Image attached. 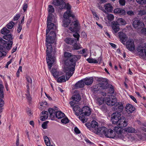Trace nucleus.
I'll return each mask as SVG.
<instances>
[{
  "instance_id": "nucleus-36",
  "label": "nucleus",
  "mask_w": 146,
  "mask_h": 146,
  "mask_svg": "<svg viewBox=\"0 0 146 146\" xmlns=\"http://www.w3.org/2000/svg\"><path fill=\"white\" fill-rule=\"evenodd\" d=\"M66 81L64 75H62L59 77L57 79V82L59 83L65 82Z\"/></svg>"
},
{
  "instance_id": "nucleus-22",
  "label": "nucleus",
  "mask_w": 146,
  "mask_h": 146,
  "mask_svg": "<svg viewBox=\"0 0 146 146\" xmlns=\"http://www.w3.org/2000/svg\"><path fill=\"white\" fill-rule=\"evenodd\" d=\"M105 136L107 137L113 138L115 137V135L113 133V130L108 129V131H106Z\"/></svg>"
},
{
  "instance_id": "nucleus-62",
  "label": "nucleus",
  "mask_w": 146,
  "mask_h": 146,
  "mask_svg": "<svg viewBox=\"0 0 146 146\" xmlns=\"http://www.w3.org/2000/svg\"><path fill=\"white\" fill-rule=\"evenodd\" d=\"M127 13L129 15H132L134 14V13L133 11H129L127 12Z\"/></svg>"
},
{
  "instance_id": "nucleus-8",
  "label": "nucleus",
  "mask_w": 146,
  "mask_h": 146,
  "mask_svg": "<svg viewBox=\"0 0 146 146\" xmlns=\"http://www.w3.org/2000/svg\"><path fill=\"white\" fill-rule=\"evenodd\" d=\"M74 37L76 38L77 39H72L71 38L68 37L66 38L65 40V42L68 44H73L74 42H77V40L78 41L80 37V35L77 33H76L73 35Z\"/></svg>"
},
{
  "instance_id": "nucleus-19",
  "label": "nucleus",
  "mask_w": 146,
  "mask_h": 146,
  "mask_svg": "<svg viewBox=\"0 0 146 146\" xmlns=\"http://www.w3.org/2000/svg\"><path fill=\"white\" fill-rule=\"evenodd\" d=\"M48 111L44 110L41 112L40 117V119L41 120L44 121L48 118V112H49V110H48Z\"/></svg>"
},
{
  "instance_id": "nucleus-4",
  "label": "nucleus",
  "mask_w": 146,
  "mask_h": 146,
  "mask_svg": "<svg viewBox=\"0 0 146 146\" xmlns=\"http://www.w3.org/2000/svg\"><path fill=\"white\" fill-rule=\"evenodd\" d=\"M116 124L118 126L115 127L113 130L116 133L117 136L119 138L125 141V135L123 132V129L121 127H125L127 125V121L126 119L123 117H120L119 120Z\"/></svg>"
},
{
  "instance_id": "nucleus-58",
  "label": "nucleus",
  "mask_w": 146,
  "mask_h": 146,
  "mask_svg": "<svg viewBox=\"0 0 146 146\" xmlns=\"http://www.w3.org/2000/svg\"><path fill=\"white\" fill-rule=\"evenodd\" d=\"M71 107L72 108L75 105V103L73 101H71L69 103Z\"/></svg>"
},
{
  "instance_id": "nucleus-57",
  "label": "nucleus",
  "mask_w": 146,
  "mask_h": 146,
  "mask_svg": "<svg viewBox=\"0 0 146 146\" xmlns=\"http://www.w3.org/2000/svg\"><path fill=\"white\" fill-rule=\"evenodd\" d=\"M110 90H111V91H110V93L111 94H113L114 92V91L113 88V87L111 85V86H110Z\"/></svg>"
},
{
  "instance_id": "nucleus-3",
  "label": "nucleus",
  "mask_w": 146,
  "mask_h": 146,
  "mask_svg": "<svg viewBox=\"0 0 146 146\" xmlns=\"http://www.w3.org/2000/svg\"><path fill=\"white\" fill-rule=\"evenodd\" d=\"M78 59V57L75 55H72L70 53L65 52L63 58V63L64 65L63 68L66 74V79L68 80L74 73L75 70L76 62Z\"/></svg>"
},
{
  "instance_id": "nucleus-43",
  "label": "nucleus",
  "mask_w": 146,
  "mask_h": 146,
  "mask_svg": "<svg viewBox=\"0 0 146 146\" xmlns=\"http://www.w3.org/2000/svg\"><path fill=\"white\" fill-rule=\"evenodd\" d=\"M3 86L2 84H0V98L3 97Z\"/></svg>"
},
{
  "instance_id": "nucleus-44",
  "label": "nucleus",
  "mask_w": 146,
  "mask_h": 146,
  "mask_svg": "<svg viewBox=\"0 0 146 146\" xmlns=\"http://www.w3.org/2000/svg\"><path fill=\"white\" fill-rule=\"evenodd\" d=\"M40 106L43 107H48L49 106V105L48 104L47 102L44 101L40 103Z\"/></svg>"
},
{
  "instance_id": "nucleus-38",
  "label": "nucleus",
  "mask_w": 146,
  "mask_h": 146,
  "mask_svg": "<svg viewBox=\"0 0 146 146\" xmlns=\"http://www.w3.org/2000/svg\"><path fill=\"white\" fill-rule=\"evenodd\" d=\"M14 25V23L11 21L7 25L6 27L8 29H11L13 28Z\"/></svg>"
},
{
  "instance_id": "nucleus-27",
  "label": "nucleus",
  "mask_w": 146,
  "mask_h": 146,
  "mask_svg": "<svg viewBox=\"0 0 146 146\" xmlns=\"http://www.w3.org/2000/svg\"><path fill=\"white\" fill-rule=\"evenodd\" d=\"M84 82L83 80L78 81L76 84L75 86L76 88H82L84 86Z\"/></svg>"
},
{
  "instance_id": "nucleus-28",
  "label": "nucleus",
  "mask_w": 146,
  "mask_h": 146,
  "mask_svg": "<svg viewBox=\"0 0 146 146\" xmlns=\"http://www.w3.org/2000/svg\"><path fill=\"white\" fill-rule=\"evenodd\" d=\"M118 24L121 25H125L126 24V23L124 19L122 18L118 19L116 21Z\"/></svg>"
},
{
  "instance_id": "nucleus-2",
  "label": "nucleus",
  "mask_w": 146,
  "mask_h": 146,
  "mask_svg": "<svg viewBox=\"0 0 146 146\" xmlns=\"http://www.w3.org/2000/svg\"><path fill=\"white\" fill-rule=\"evenodd\" d=\"M53 4L56 6H58L60 9L65 8L67 9L63 15L64 19L63 21V26L64 27H67L71 23L70 25L69 29L72 32H77L79 30V24L77 21L73 22L72 19H74V16L72 13L71 9V6L69 3L66 4L64 0H54Z\"/></svg>"
},
{
  "instance_id": "nucleus-21",
  "label": "nucleus",
  "mask_w": 146,
  "mask_h": 146,
  "mask_svg": "<svg viewBox=\"0 0 146 146\" xmlns=\"http://www.w3.org/2000/svg\"><path fill=\"white\" fill-rule=\"evenodd\" d=\"M114 13L115 14L121 15H124L126 13V12L125 10L120 8L115 9L114 10Z\"/></svg>"
},
{
  "instance_id": "nucleus-59",
  "label": "nucleus",
  "mask_w": 146,
  "mask_h": 146,
  "mask_svg": "<svg viewBox=\"0 0 146 146\" xmlns=\"http://www.w3.org/2000/svg\"><path fill=\"white\" fill-rule=\"evenodd\" d=\"M22 27L20 25H19L17 27V31L18 33H19L21 31Z\"/></svg>"
},
{
  "instance_id": "nucleus-49",
  "label": "nucleus",
  "mask_w": 146,
  "mask_h": 146,
  "mask_svg": "<svg viewBox=\"0 0 146 146\" xmlns=\"http://www.w3.org/2000/svg\"><path fill=\"white\" fill-rule=\"evenodd\" d=\"M136 1L139 4L143 5L146 4V0H136Z\"/></svg>"
},
{
  "instance_id": "nucleus-20",
  "label": "nucleus",
  "mask_w": 146,
  "mask_h": 146,
  "mask_svg": "<svg viewBox=\"0 0 146 146\" xmlns=\"http://www.w3.org/2000/svg\"><path fill=\"white\" fill-rule=\"evenodd\" d=\"M101 82L100 84V86L103 89H106L107 88L108 84L106 80L103 78L101 80Z\"/></svg>"
},
{
  "instance_id": "nucleus-12",
  "label": "nucleus",
  "mask_w": 146,
  "mask_h": 146,
  "mask_svg": "<svg viewBox=\"0 0 146 146\" xmlns=\"http://www.w3.org/2000/svg\"><path fill=\"white\" fill-rule=\"evenodd\" d=\"M91 113L90 110H84V112L78 117L79 119L83 123L86 122L87 119L86 118V116H89Z\"/></svg>"
},
{
  "instance_id": "nucleus-6",
  "label": "nucleus",
  "mask_w": 146,
  "mask_h": 146,
  "mask_svg": "<svg viewBox=\"0 0 146 146\" xmlns=\"http://www.w3.org/2000/svg\"><path fill=\"white\" fill-rule=\"evenodd\" d=\"M0 43L3 45V47L0 44V50H3V48L9 50L11 48L13 42L12 41L7 42L0 37Z\"/></svg>"
},
{
  "instance_id": "nucleus-10",
  "label": "nucleus",
  "mask_w": 146,
  "mask_h": 146,
  "mask_svg": "<svg viewBox=\"0 0 146 146\" xmlns=\"http://www.w3.org/2000/svg\"><path fill=\"white\" fill-rule=\"evenodd\" d=\"M127 48L130 51H133L135 49V46L133 40L129 39L126 43Z\"/></svg>"
},
{
  "instance_id": "nucleus-47",
  "label": "nucleus",
  "mask_w": 146,
  "mask_h": 146,
  "mask_svg": "<svg viewBox=\"0 0 146 146\" xmlns=\"http://www.w3.org/2000/svg\"><path fill=\"white\" fill-rule=\"evenodd\" d=\"M115 105L117 107L118 110H123V105L121 103L116 102Z\"/></svg>"
},
{
  "instance_id": "nucleus-5",
  "label": "nucleus",
  "mask_w": 146,
  "mask_h": 146,
  "mask_svg": "<svg viewBox=\"0 0 146 146\" xmlns=\"http://www.w3.org/2000/svg\"><path fill=\"white\" fill-rule=\"evenodd\" d=\"M138 54L140 57L144 60H146V43L139 44L137 47Z\"/></svg>"
},
{
  "instance_id": "nucleus-42",
  "label": "nucleus",
  "mask_w": 146,
  "mask_h": 146,
  "mask_svg": "<svg viewBox=\"0 0 146 146\" xmlns=\"http://www.w3.org/2000/svg\"><path fill=\"white\" fill-rule=\"evenodd\" d=\"M77 42H74L73 44V48L75 50H78L81 48V46L80 44H78Z\"/></svg>"
},
{
  "instance_id": "nucleus-54",
  "label": "nucleus",
  "mask_w": 146,
  "mask_h": 146,
  "mask_svg": "<svg viewBox=\"0 0 146 146\" xmlns=\"http://www.w3.org/2000/svg\"><path fill=\"white\" fill-rule=\"evenodd\" d=\"M73 110H81V108L78 105H75L73 108Z\"/></svg>"
},
{
  "instance_id": "nucleus-25",
  "label": "nucleus",
  "mask_w": 146,
  "mask_h": 146,
  "mask_svg": "<svg viewBox=\"0 0 146 146\" xmlns=\"http://www.w3.org/2000/svg\"><path fill=\"white\" fill-rule=\"evenodd\" d=\"M72 98L74 101L78 102L80 100L81 98L80 94H77L73 95L72 96Z\"/></svg>"
},
{
  "instance_id": "nucleus-46",
  "label": "nucleus",
  "mask_w": 146,
  "mask_h": 146,
  "mask_svg": "<svg viewBox=\"0 0 146 146\" xmlns=\"http://www.w3.org/2000/svg\"><path fill=\"white\" fill-rule=\"evenodd\" d=\"M126 110H130L132 109H134V107L131 104H127L125 106Z\"/></svg>"
},
{
  "instance_id": "nucleus-63",
  "label": "nucleus",
  "mask_w": 146,
  "mask_h": 146,
  "mask_svg": "<svg viewBox=\"0 0 146 146\" xmlns=\"http://www.w3.org/2000/svg\"><path fill=\"white\" fill-rule=\"evenodd\" d=\"M19 139L18 136L17 137V140L16 141V145L17 146H18L19 145Z\"/></svg>"
},
{
  "instance_id": "nucleus-35",
  "label": "nucleus",
  "mask_w": 146,
  "mask_h": 146,
  "mask_svg": "<svg viewBox=\"0 0 146 146\" xmlns=\"http://www.w3.org/2000/svg\"><path fill=\"white\" fill-rule=\"evenodd\" d=\"M1 34L5 35L9 33L10 32V31L7 29L6 27H4L1 30Z\"/></svg>"
},
{
  "instance_id": "nucleus-56",
  "label": "nucleus",
  "mask_w": 146,
  "mask_h": 146,
  "mask_svg": "<svg viewBox=\"0 0 146 146\" xmlns=\"http://www.w3.org/2000/svg\"><path fill=\"white\" fill-rule=\"evenodd\" d=\"M19 17L20 16L19 15H17L14 17L13 20L14 21L17 20L19 18Z\"/></svg>"
},
{
  "instance_id": "nucleus-16",
  "label": "nucleus",
  "mask_w": 146,
  "mask_h": 146,
  "mask_svg": "<svg viewBox=\"0 0 146 146\" xmlns=\"http://www.w3.org/2000/svg\"><path fill=\"white\" fill-rule=\"evenodd\" d=\"M119 37L121 42L124 45L125 44V41L127 37L125 33L122 32H120L118 33Z\"/></svg>"
},
{
  "instance_id": "nucleus-7",
  "label": "nucleus",
  "mask_w": 146,
  "mask_h": 146,
  "mask_svg": "<svg viewBox=\"0 0 146 146\" xmlns=\"http://www.w3.org/2000/svg\"><path fill=\"white\" fill-rule=\"evenodd\" d=\"M50 117L54 118L55 116L58 119H61L65 116V114L60 111H55V110H49Z\"/></svg>"
},
{
  "instance_id": "nucleus-29",
  "label": "nucleus",
  "mask_w": 146,
  "mask_h": 146,
  "mask_svg": "<svg viewBox=\"0 0 146 146\" xmlns=\"http://www.w3.org/2000/svg\"><path fill=\"white\" fill-rule=\"evenodd\" d=\"M26 80L27 82V89H29V86H31L32 80V79L29 76H27L26 78Z\"/></svg>"
},
{
  "instance_id": "nucleus-17",
  "label": "nucleus",
  "mask_w": 146,
  "mask_h": 146,
  "mask_svg": "<svg viewBox=\"0 0 146 146\" xmlns=\"http://www.w3.org/2000/svg\"><path fill=\"white\" fill-rule=\"evenodd\" d=\"M105 10H104V12L106 13L107 12H111L113 10V7L111 5L110 3L106 4L104 5Z\"/></svg>"
},
{
  "instance_id": "nucleus-52",
  "label": "nucleus",
  "mask_w": 146,
  "mask_h": 146,
  "mask_svg": "<svg viewBox=\"0 0 146 146\" xmlns=\"http://www.w3.org/2000/svg\"><path fill=\"white\" fill-rule=\"evenodd\" d=\"M92 14L94 16V18L96 19V20H98L99 19V17L98 15L95 12H92Z\"/></svg>"
},
{
  "instance_id": "nucleus-45",
  "label": "nucleus",
  "mask_w": 146,
  "mask_h": 146,
  "mask_svg": "<svg viewBox=\"0 0 146 146\" xmlns=\"http://www.w3.org/2000/svg\"><path fill=\"white\" fill-rule=\"evenodd\" d=\"M146 14V9L145 8L143 10H140L139 11L138 13V14L139 15L141 16L145 15Z\"/></svg>"
},
{
  "instance_id": "nucleus-50",
  "label": "nucleus",
  "mask_w": 146,
  "mask_h": 146,
  "mask_svg": "<svg viewBox=\"0 0 146 146\" xmlns=\"http://www.w3.org/2000/svg\"><path fill=\"white\" fill-rule=\"evenodd\" d=\"M22 7L24 11L25 12L27 11V9L28 8L27 4L26 3H24Z\"/></svg>"
},
{
  "instance_id": "nucleus-55",
  "label": "nucleus",
  "mask_w": 146,
  "mask_h": 146,
  "mask_svg": "<svg viewBox=\"0 0 146 146\" xmlns=\"http://www.w3.org/2000/svg\"><path fill=\"white\" fill-rule=\"evenodd\" d=\"M6 52H5L3 51H0V56L1 57L3 56H5L6 55Z\"/></svg>"
},
{
  "instance_id": "nucleus-31",
  "label": "nucleus",
  "mask_w": 146,
  "mask_h": 146,
  "mask_svg": "<svg viewBox=\"0 0 146 146\" xmlns=\"http://www.w3.org/2000/svg\"><path fill=\"white\" fill-rule=\"evenodd\" d=\"M44 140L45 143L47 146H50V143L49 138L46 136H44Z\"/></svg>"
},
{
  "instance_id": "nucleus-13",
  "label": "nucleus",
  "mask_w": 146,
  "mask_h": 146,
  "mask_svg": "<svg viewBox=\"0 0 146 146\" xmlns=\"http://www.w3.org/2000/svg\"><path fill=\"white\" fill-rule=\"evenodd\" d=\"M108 131V129L104 127H102L98 128V129L95 130L94 133L99 135L101 137L104 135H105L106 131Z\"/></svg>"
},
{
  "instance_id": "nucleus-40",
  "label": "nucleus",
  "mask_w": 146,
  "mask_h": 146,
  "mask_svg": "<svg viewBox=\"0 0 146 146\" xmlns=\"http://www.w3.org/2000/svg\"><path fill=\"white\" fill-rule=\"evenodd\" d=\"M105 100L104 98H99L97 99V103L100 105L103 104Z\"/></svg>"
},
{
  "instance_id": "nucleus-53",
  "label": "nucleus",
  "mask_w": 146,
  "mask_h": 146,
  "mask_svg": "<svg viewBox=\"0 0 146 146\" xmlns=\"http://www.w3.org/2000/svg\"><path fill=\"white\" fill-rule=\"evenodd\" d=\"M119 2L121 5L122 6L124 5L125 4V0H119Z\"/></svg>"
},
{
  "instance_id": "nucleus-18",
  "label": "nucleus",
  "mask_w": 146,
  "mask_h": 146,
  "mask_svg": "<svg viewBox=\"0 0 146 146\" xmlns=\"http://www.w3.org/2000/svg\"><path fill=\"white\" fill-rule=\"evenodd\" d=\"M118 24L115 21H113L111 24V27L113 33H116L119 30V27Z\"/></svg>"
},
{
  "instance_id": "nucleus-11",
  "label": "nucleus",
  "mask_w": 146,
  "mask_h": 146,
  "mask_svg": "<svg viewBox=\"0 0 146 146\" xmlns=\"http://www.w3.org/2000/svg\"><path fill=\"white\" fill-rule=\"evenodd\" d=\"M121 115L119 112H118L113 113L111 115V121L112 123L116 124L119 121L121 117Z\"/></svg>"
},
{
  "instance_id": "nucleus-39",
  "label": "nucleus",
  "mask_w": 146,
  "mask_h": 146,
  "mask_svg": "<svg viewBox=\"0 0 146 146\" xmlns=\"http://www.w3.org/2000/svg\"><path fill=\"white\" fill-rule=\"evenodd\" d=\"M48 9L49 13L48 16H49L50 14H52V13L54 11V9L53 7L51 5H49L48 6Z\"/></svg>"
},
{
  "instance_id": "nucleus-15",
  "label": "nucleus",
  "mask_w": 146,
  "mask_h": 146,
  "mask_svg": "<svg viewBox=\"0 0 146 146\" xmlns=\"http://www.w3.org/2000/svg\"><path fill=\"white\" fill-rule=\"evenodd\" d=\"M89 124H86V126L89 128L92 129V131L94 133L95 131L98 129V123L95 121H92L90 125L88 126Z\"/></svg>"
},
{
  "instance_id": "nucleus-33",
  "label": "nucleus",
  "mask_w": 146,
  "mask_h": 146,
  "mask_svg": "<svg viewBox=\"0 0 146 146\" xmlns=\"http://www.w3.org/2000/svg\"><path fill=\"white\" fill-rule=\"evenodd\" d=\"M51 72L53 76L56 78H57L58 77V73L57 72L56 69L52 68L51 70Z\"/></svg>"
},
{
  "instance_id": "nucleus-37",
  "label": "nucleus",
  "mask_w": 146,
  "mask_h": 146,
  "mask_svg": "<svg viewBox=\"0 0 146 146\" xmlns=\"http://www.w3.org/2000/svg\"><path fill=\"white\" fill-rule=\"evenodd\" d=\"M86 60L90 63H94L97 64L98 63L96 60L95 58H88L86 59Z\"/></svg>"
},
{
  "instance_id": "nucleus-26",
  "label": "nucleus",
  "mask_w": 146,
  "mask_h": 146,
  "mask_svg": "<svg viewBox=\"0 0 146 146\" xmlns=\"http://www.w3.org/2000/svg\"><path fill=\"white\" fill-rule=\"evenodd\" d=\"M125 131L129 133H136L135 129L132 127H128L123 129V131Z\"/></svg>"
},
{
  "instance_id": "nucleus-32",
  "label": "nucleus",
  "mask_w": 146,
  "mask_h": 146,
  "mask_svg": "<svg viewBox=\"0 0 146 146\" xmlns=\"http://www.w3.org/2000/svg\"><path fill=\"white\" fill-rule=\"evenodd\" d=\"M69 120L68 118L65 115V116L63 117L61 120V122L62 124H66L69 123Z\"/></svg>"
},
{
  "instance_id": "nucleus-41",
  "label": "nucleus",
  "mask_w": 146,
  "mask_h": 146,
  "mask_svg": "<svg viewBox=\"0 0 146 146\" xmlns=\"http://www.w3.org/2000/svg\"><path fill=\"white\" fill-rule=\"evenodd\" d=\"M84 110H74V112L76 115H81L84 111Z\"/></svg>"
},
{
  "instance_id": "nucleus-14",
  "label": "nucleus",
  "mask_w": 146,
  "mask_h": 146,
  "mask_svg": "<svg viewBox=\"0 0 146 146\" xmlns=\"http://www.w3.org/2000/svg\"><path fill=\"white\" fill-rule=\"evenodd\" d=\"M143 22L139 20H135L133 23V26L135 29H139L144 27Z\"/></svg>"
},
{
  "instance_id": "nucleus-64",
  "label": "nucleus",
  "mask_w": 146,
  "mask_h": 146,
  "mask_svg": "<svg viewBox=\"0 0 146 146\" xmlns=\"http://www.w3.org/2000/svg\"><path fill=\"white\" fill-rule=\"evenodd\" d=\"M130 97L135 102V103L137 102V101L135 98L133 96L131 95L130 96Z\"/></svg>"
},
{
  "instance_id": "nucleus-24",
  "label": "nucleus",
  "mask_w": 146,
  "mask_h": 146,
  "mask_svg": "<svg viewBox=\"0 0 146 146\" xmlns=\"http://www.w3.org/2000/svg\"><path fill=\"white\" fill-rule=\"evenodd\" d=\"M114 18V15L111 14H108L107 16L104 17V19L108 23L113 20Z\"/></svg>"
},
{
  "instance_id": "nucleus-23",
  "label": "nucleus",
  "mask_w": 146,
  "mask_h": 146,
  "mask_svg": "<svg viewBox=\"0 0 146 146\" xmlns=\"http://www.w3.org/2000/svg\"><path fill=\"white\" fill-rule=\"evenodd\" d=\"M83 80L85 84L88 85L92 83L93 81V78L92 77L86 78Z\"/></svg>"
},
{
  "instance_id": "nucleus-61",
  "label": "nucleus",
  "mask_w": 146,
  "mask_h": 146,
  "mask_svg": "<svg viewBox=\"0 0 146 146\" xmlns=\"http://www.w3.org/2000/svg\"><path fill=\"white\" fill-rule=\"evenodd\" d=\"M4 101L3 100L0 99V108L2 107L3 105Z\"/></svg>"
},
{
  "instance_id": "nucleus-60",
  "label": "nucleus",
  "mask_w": 146,
  "mask_h": 146,
  "mask_svg": "<svg viewBox=\"0 0 146 146\" xmlns=\"http://www.w3.org/2000/svg\"><path fill=\"white\" fill-rule=\"evenodd\" d=\"M74 131L77 134H79L80 133V131L79 129L77 127H75L74 128Z\"/></svg>"
},
{
  "instance_id": "nucleus-1",
  "label": "nucleus",
  "mask_w": 146,
  "mask_h": 146,
  "mask_svg": "<svg viewBox=\"0 0 146 146\" xmlns=\"http://www.w3.org/2000/svg\"><path fill=\"white\" fill-rule=\"evenodd\" d=\"M54 17L53 15L51 14L48 16L47 24V29H46V60L48 68L50 70L55 59V57H52L50 55L52 50L51 44L53 43L54 41L56 36V30L57 29L56 25L52 23L55 21L54 19Z\"/></svg>"
},
{
  "instance_id": "nucleus-30",
  "label": "nucleus",
  "mask_w": 146,
  "mask_h": 146,
  "mask_svg": "<svg viewBox=\"0 0 146 146\" xmlns=\"http://www.w3.org/2000/svg\"><path fill=\"white\" fill-rule=\"evenodd\" d=\"M26 98L30 102L32 100V98L30 94L29 89H27V90L25 94Z\"/></svg>"
},
{
  "instance_id": "nucleus-9",
  "label": "nucleus",
  "mask_w": 146,
  "mask_h": 146,
  "mask_svg": "<svg viewBox=\"0 0 146 146\" xmlns=\"http://www.w3.org/2000/svg\"><path fill=\"white\" fill-rule=\"evenodd\" d=\"M106 103L108 106H112L115 105L117 102V99L115 96L111 95L109 98H107L105 99Z\"/></svg>"
},
{
  "instance_id": "nucleus-34",
  "label": "nucleus",
  "mask_w": 146,
  "mask_h": 146,
  "mask_svg": "<svg viewBox=\"0 0 146 146\" xmlns=\"http://www.w3.org/2000/svg\"><path fill=\"white\" fill-rule=\"evenodd\" d=\"M3 38L4 39L7 40H11L13 38L11 34L3 36Z\"/></svg>"
},
{
  "instance_id": "nucleus-48",
  "label": "nucleus",
  "mask_w": 146,
  "mask_h": 146,
  "mask_svg": "<svg viewBox=\"0 0 146 146\" xmlns=\"http://www.w3.org/2000/svg\"><path fill=\"white\" fill-rule=\"evenodd\" d=\"M49 121H46L44 122L42 125V127L44 129H46L47 128V124L48 123Z\"/></svg>"
},
{
  "instance_id": "nucleus-51",
  "label": "nucleus",
  "mask_w": 146,
  "mask_h": 146,
  "mask_svg": "<svg viewBox=\"0 0 146 146\" xmlns=\"http://www.w3.org/2000/svg\"><path fill=\"white\" fill-rule=\"evenodd\" d=\"M141 34L146 36V28H143L141 31Z\"/></svg>"
}]
</instances>
